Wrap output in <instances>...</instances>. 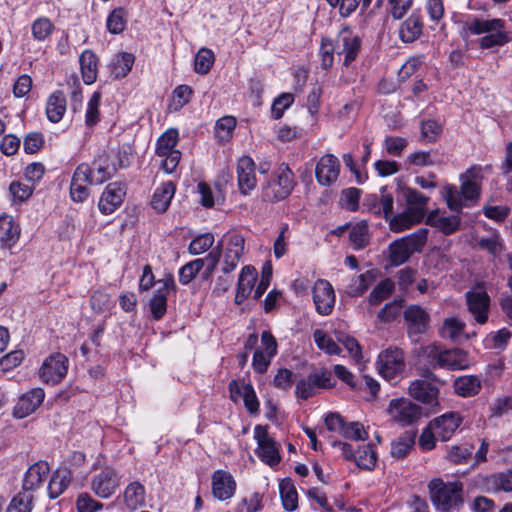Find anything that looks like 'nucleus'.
<instances>
[{
	"label": "nucleus",
	"instance_id": "obj_58",
	"mask_svg": "<svg viewBox=\"0 0 512 512\" xmlns=\"http://www.w3.org/2000/svg\"><path fill=\"white\" fill-rule=\"evenodd\" d=\"M294 95L292 93H282L274 99L271 106V116L274 119H280L284 112L294 103Z\"/></svg>",
	"mask_w": 512,
	"mask_h": 512
},
{
	"label": "nucleus",
	"instance_id": "obj_61",
	"mask_svg": "<svg viewBox=\"0 0 512 512\" xmlns=\"http://www.w3.org/2000/svg\"><path fill=\"white\" fill-rule=\"evenodd\" d=\"M107 29L113 34L121 33L126 26L125 11L123 8L114 9L107 18Z\"/></svg>",
	"mask_w": 512,
	"mask_h": 512
},
{
	"label": "nucleus",
	"instance_id": "obj_6",
	"mask_svg": "<svg viewBox=\"0 0 512 512\" xmlns=\"http://www.w3.org/2000/svg\"><path fill=\"white\" fill-rule=\"evenodd\" d=\"M467 310L479 325L487 323L491 299L483 283H477L465 293Z\"/></svg>",
	"mask_w": 512,
	"mask_h": 512
},
{
	"label": "nucleus",
	"instance_id": "obj_26",
	"mask_svg": "<svg viewBox=\"0 0 512 512\" xmlns=\"http://www.w3.org/2000/svg\"><path fill=\"white\" fill-rule=\"evenodd\" d=\"M404 318L408 322L410 334L424 333L428 327L430 317L419 305H410L404 311Z\"/></svg>",
	"mask_w": 512,
	"mask_h": 512
},
{
	"label": "nucleus",
	"instance_id": "obj_20",
	"mask_svg": "<svg viewBox=\"0 0 512 512\" xmlns=\"http://www.w3.org/2000/svg\"><path fill=\"white\" fill-rule=\"evenodd\" d=\"M236 491L234 477L225 470H216L212 475V494L219 501L232 498Z\"/></svg>",
	"mask_w": 512,
	"mask_h": 512
},
{
	"label": "nucleus",
	"instance_id": "obj_31",
	"mask_svg": "<svg viewBox=\"0 0 512 512\" xmlns=\"http://www.w3.org/2000/svg\"><path fill=\"white\" fill-rule=\"evenodd\" d=\"M175 191L176 186L172 181L165 182L156 188L151 200L153 209L158 213L165 212L174 197Z\"/></svg>",
	"mask_w": 512,
	"mask_h": 512
},
{
	"label": "nucleus",
	"instance_id": "obj_50",
	"mask_svg": "<svg viewBox=\"0 0 512 512\" xmlns=\"http://www.w3.org/2000/svg\"><path fill=\"white\" fill-rule=\"evenodd\" d=\"M465 328V323L456 317L445 319L441 329L440 335L444 339L456 340L458 339Z\"/></svg>",
	"mask_w": 512,
	"mask_h": 512
},
{
	"label": "nucleus",
	"instance_id": "obj_62",
	"mask_svg": "<svg viewBox=\"0 0 512 512\" xmlns=\"http://www.w3.org/2000/svg\"><path fill=\"white\" fill-rule=\"evenodd\" d=\"M192 89L187 85H179L177 86L172 93V102L170 107L174 110L181 109L184 105H186L192 96Z\"/></svg>",
	"mask_w": 512,
	"mask_h": 512
},
{
	"label": "nucleus",
	"instance_id": "obj_24",
	"mask_svg": "<svg viewBox=\"0 0 512 512\" xmlns=\"http://www.w3.org/2000/svg\"><path fill=\"white\" fill-rule=\"evenodd\" d=\"M88 174L89 170L87 164H80L76 168L70 185V195L73 201L83 202L88 197V185L92 184L87 177Z\"/></svg>",
	"mask_w": 512,
	"mask_h": 512
},
{
	"label": "nucleus",
	"instance_id": "obj_9",
	"mask_svg": "<svg viewBox=\"0 0 512 512\" xmlns=\"http://www.w3.org/2000/svg\"><path fill=\"white\" fill-rule=\"evenodd\" d=\"M334 44L336 54L343 55V64L349 66L360 53L362 41L358 34L346 26L339 31Z\"/></svg>",
	"mask_w": 512,
	"mask_h": 512
},
{
	"label": "nucleus",
	"instance_id": "obj_59",
	"mask_svg": "<svg viewBox=\"0 0 512 512\" xmlns=\"http://www.w3.org/2000/svg\"><path fill=\"white\" fill-rule=\"evenodd\" d=\"M215 238L212 233H204L193 239L189 245V252L199 255L209 250L214 244Z\"/></svg>",
	"mask_w": 512,
	"mask_h": 512
},
{
	"label": "nucleus",
	"instance_id": "obj_46",
	"mask_svg": "<svg viewBox=\"0 0 512 512\" xmlns=\"http://www.w3.org/2000/svg\"><path fill=\"white\" fill-rule=\"evenodd\" d=\"M407 209L412 211H420L421 218L423 219L426 215L427 202L429 198L415 189H407L405 192Z\"/></svg>",
	"mask_w": 512,
	"mask_h": 512
},
{
	"label": "nucleus",
	"instance_id": "obj_48",
	"mask_svg": "<svg viewBox=\"0 0 512 512\" xmlns=\"http://www.w3.org/2000/svg\"><path fill=\"white\" fill-rule=\"evenodd\" d=\"M313 338L317 347L329 355H339L341 348L338 344L323 330L316 329L313 332Z\"/></svg>",
	"mask_w": 512,
	"mask_h": 512
},
{
	"label": "nucleus",
	"instance_id": "obj_47",
	"mask_svg": "<svg viewBox=\"0 0 512 512\" xmlns=\"http://www.w3.org/2000/svg\"><path fill=\"white\" fill-rule=\"evenodd\" d=\"M207 265V259L198 258L188 262L179 270V282L183 285L190 283L196 275Z\"/></svg>",
	"mask_w": 512,
	"mask_h": 512
},
{
	"label": "nucleus",
	"instance_id": "obj_8",
	"mask_svg": "<svg viewBox=\"0 0 512 512\" xmlns=\"http://www.w3.org/2000/svg\"><path fill=\"white\" fill-rule=\"evenodd\" d=\"M406 363L404 352L397 347H388L377 358L378 373L387 381H392L405 371Z\"/></svg>",
	"mask_w": 512,
	"mask_h": 512
},
{
	"label": "nucleus",
	"instance_id": "obj_53",
	"mask_svg": "<svg viewBox=\"0 0 512 512\" xmlns=\"http://www.w3.org/2000/svg\"><path fill=\"white\" fill-rule=\"evenodd\" d=\"M472 452L470 445H453L449 447L446 459L453 464H464L471 458Z\"/></svg>",
	"mask_w": 512,
	"mask_h": 512
},
{
	"label": "nucleus",
	"instance_id": "obj_16",
	"mask_svg": "<svg viewBox=\"0 0 512 512\" xmlns=\"http://www.w3.org/2000/svg\"><path fill=\"white\" fill-rule=\"evenodd\" d=\"M312 298L316 312L322 316L332 313L336 296L332 285L325 279H318L312 287Z\"/></svg>",
	"mask_w": 512,
	"mask_h": 512
},
{
	"label": "nucleus",
	"instance_id": "obj_18",
	"mask_svg": "<svg viewBox=\"0 0 512 512\" xmlns=\"http://www.w3.org/2000/svg\"><path fill=\"white\" fill-rule=\"evenodd\" d=\"M126 196V187L120 182H113L107 185L103 191L98 207L106 215L112 214L118 209Z\"/></svg>",
	"mask_w": 512,
	"mask_h": 512
},
{
	"label": "nucleus",
	"instance_id": "obj_43",
	"mask_svg": "<svg viewBox=\"0 0 512 512\" xmlns=\"http://www.w3.org/2000/svg\"><path fill=\"white\" fill-rule=\"evenodd\" d=\"M476 244L494 257L500 255L503 250L502 239L496 231L491 232L488 236L476 238Z\"/></svg>",
	"mask_w": 512,
	"mask_h": 512
},
{
	"label": "nucleus",
	"instance_id": "obj_34",
	"mask_svg": "<svg viewBox=\"0 0 512 512\" xmlns=\"http://www.w3.org/2000/svg\"><path fill=\"white\" fill-rule=\"evenodd\" d=\"M71 481V471L66 467L58 468L53 474L48 484V494L50 498L59 497L67 489Z\"/></svg>",
	"mask_w": 512,
	"mask_h": 512
},
{
	"label": "nucleus",
	"instance_id": "obj_1",
	"mask_svg": "<svg viewBox=\"0 0 512 512\" xmlns=\"http://www.w3.org/2000/svg\"><path fill=\"white\" fill-rule=\"evenodd\" d=\"M245 239L235 232L229 231L218 241L216 249L206 256L207 267L205 269V278H208L220 262L221 271L228 274L236 269L241 257L244 254Z\"/></svg>",
	"mask_w": 512,
	"mask_h": 512
},
{
	"label": "nucleus",
	"instance_id": "obj_41",
	"mask_svg": "<svg viewBox=\"0 0 512 512\" xmlns=\"http://www.w3.org/2000/svg\"><path fill=\"white\" fill-rule=\"evenodd\" d=\"M54 30L55 25L47 17H38L31 24L32 36L38 42L47 41L51 37Z\"/></svg>",
	"mask_w": 512,
	"mask_h": 512
},
{
	"label": "nucleus",
	"instance_id": "obj_30",
	"mask_svg": "<svg viewBox=\"0 0 512 512\" xmlns=\"http://www.w3.org/2000/svg\"><path fill=\"white\" fill-rule=\"evenodd\" d=\"M422 220L420 211H412L406 208L403 212L390 216L388 222L392 232L401 233Z\"/></svg>",
	"mask_w": 512,
	"mask_h": 512
},
{
	"label": "nucleus",
	"instance_id": "obj_51",
	"mask_svg": "<svg viewBox=\"0 0 512 512\" xmlns=\"http://www.w3.org/2000/svg\"><path fill=\"white\" fill-rule=\"evenodd\" d=\"M349 238L354 249H362L369 243V231L365 222L353 225L349 232Z\"/></svg>",
	"mask_w": 512,
	"mask_h": 512
},
{
	"label": "nucleus",
	"instance_id": "obj_42",
	"mask_svg": "<svg viewBox=\"0 0 512 512\" xmlns=\"http://www.w3.org/2000/svg\"><path fill=\"white\" fill-rule=\"evenodd\" d=\"M414 443V434L405 432L392 442L391 455L397 459H402L406 457L411 448L413 447Z\"/></svg>",
	"mask_w": 512,
	"mask_h": 512
},
{
	"label": "nucleus",
	"instance_id": "obj_15",
	"mask_svg": "<svg viewBox=\"0 0 512 512\" xmlns=\"http://www.w3.org/2000/svg\"><path fill=\"white\" fill-rule=\"evenodd\" d=\"M254 438L258 444L256 450L258 457L270 466L277 465L280 462L279 447L269 436L267 428L257 425L254 429Z\"/></svg>",
	"mask_w": 512,
	"mask_h": 512
},
{
	"label": "nucleus",
	"instance_id": "obj_19",
	"mask_svg": "<svg viewBox=\"0 0 512 512\" xmlns=\"http://www.w3.org/2000/svg\"><path fill=\"white\" fill-rule=\"evenodd\" d=\"M88 179L94 185H100L110 179L117 171L116 162L109 155H101L95 159L92 166L88 165Z\"/></svg>",
	"mask_w": 512,
	"mask_h": 512
},
{
	"label": "nucleus",
	"instance_id": "obj_35",
	"mask_svg": "<svg viewBox=\"0 0 512 512\" xmlns=\"http://www.w3.org/2000/svg\"><path fill=\"white\" fill-rule=\"evenodd\" d=\"M66 111V98L62 91L53 92L46 104V115L52 123H58Z\"/></svg>",
	"mask_w": 512,
	"mask_h": 512
},
{
	"label": "nucleus",
	"instance_id": "obj_49",
	"mask_svg": "<svg viewBox=\"0 0 512 512\" xmlns=\"http://www.w3.org/2000/svg\"><path fill=\"white\" fill-rule=\"evenodd\" d=\"M354 462L361 469L372 470L377 462V454L372 445L367 444L356 452Z\"/></svg>",
	"mask_w": 512,
	"mask_h": 512
},
{
	"label": "nucleus",
	"instance_id": "obj_27",
	"mask_svg": "<svg viewBox=\"0 0 512 512\" xmlns=\"http://www.w3.org/2000/svg\"><path fill=\"white\" fill-rule=\"evenodd\" d=\"M50 472V467L45 461H38L31 465L25 473L23 480V489L31 492L39 488L46 480Z\"/></svg>",
	"mask_w": 512,
	"mask_h": 512
},
{
	"label": "nucleus",
	"instance_id": "obj_13",
	"mask_svg": "<svg viewBox=\"0 0 512 512\" xmlns=\"http://www.w3.org/2000/svg\"><path fill=\"white\" fill-rule=\"evenodd\" d=\"M277 342L270 331L261 334V346L254 352L252 367L255 372L262 374L267 371L272 358L277 354Z\"/></svg>",
	"mask_w": 512,
	"mask_h": 512
},
{
	"label": "nucleus",
	"instance_id": "obj_56",
	"mask_svg": "<svg viewBox=\"0 0 512 512\" xmlns=\"http://www.w3.org/2000/svg\"><path fill=\"white\" fill-rule=\"evenodd\" d=\"M167 295L162 289H157L150 300V310L155 320L161 319L166 313Z\"/></svg>",
	"mask_w": 512,
	"mask_h": 512
},
{
	"label": "nucleus",
	"instance_id": "obj_55",
	"mask_svg": "<svg viewBox=\"0 0 512 512\" xmlns=\"http://www.w3.org/2000/svg\"><path fill=\"white\" fill-rule=\"evenodd\" d=\"M394 282L391 279L382 280L370 293L369 302L377 305L388 298L394 290Z\"/></svg>",
	"mask_w": 512,
	"mask_h": 512
},
{
	"label": "nucleus",
	"instance_id": "obj_5",
	"mask_svg": "<svg viewBox=\"0 0 512 512\" xmlns=\"http://www.w3.org/2000/svg\"><path fill=\"white\" fill-rule=\"evenodd\" d=\"M428 230L418 229L414 233L399 238L389 245V259L392 265L399 266L409 260L415 252H420L425 246Z\"/></svg>",
	"mask_w": 512,
	"mask_h": 512
},
{
	"label": "nucleus",
	"instance_id": "obj_60",
	"mask_svg": "<svg viewBox=\"0 0 512 512\" xmlns=\"http://www.w3.org/2000/svg\"><path fill=\"white\" fill-rule=\"evenodd\" d=\"M334 53H336L334 41L328 38L322 39L319 55L321 59V67L323 69H329L332 67L334 62Z\"/></svg>",
	"mask_w": 512,
	"mask_h": 512
},
{
	"label": "nucleus",
	"instance_id": "obj_38",
	"mask_svg": "<svg viewBox=\"0 0 512 512\" xmlns=\"http://www.w3.org/2000/svg\"><path fill=\"white\" fill-rule=\"evenodd\" d=\"M282 505L286 511H294L298 507V494L293 482L284 479L279 484Z\"/></svg>",
	"mask_w": 512,
	"mask_h": 512
},
{
	"label": "nucleus",
	"instance_id": "obj_54",
	"mask_svg": "<svg viewBox=\"0 0 512 512\" xmlns=\"http://www.w3.org/2000/svg\"><path fill=\"white\" fill-rule=\"evenodd\" d=\"M32 502V494L24 490V492L19 493L13 497L9 506L7 507V512H31Z\"/></svg>",
	"mask_w": 512,
	"mask_h": 512
},
{
	"label": "nucleus",
	"instance_id": "obj_63",
	"mask_svg": "<svg viewBox=\"0 0 512 512\" xmlns=\"http://www.w3.org/2000/svg\"><path fill=\"white\" fill-rule=\"evenodd\" d=\"M342 437L350 440H366L368 438V432L364 426L359 422H345L344 428L340 434Z\"/></svg>",
	"mask_w": 512,
	"mask_h": 512
},
{
	"label": "nucleus",
	"instance_id": "obj_39",
	"mask_svg": "<svg viewBox=\"0 0 512 512\" xmlns=\"http://www.w3.org/2000/svg\"><path fill=\"white\" fill-rule=\"evenodd\" d=\"M216 190L213 191L212 188L205 182H199L197 185V190L200 195V203L206 207L211 208L216 203H223L224 194L220 189L219 185H216Z\"/></svg>",
	"mask_w": 512,
	"mask_h": 512
},
{
	"label": "nucleus",
	"instance_id": "obj_25",
	"mask_svg": "<svg viewBox=\"0 0 512 512\" xmlns=\"http://www.w3.org/2000/svg\"><path fill=\"white\" fill-rule=\"evenodd\" d=\"M426 223L444 235H451L458 231L461 218L459 215H449L446 216L444 214H440L438 210L431 211L426 218Z\"/></svg>",
	"mask_w": 512,
	"mask_h": 512
},
{
	"label": "nucleus",
	"instance_id": "obj_28",
	"mask_svg": "<svg viewBox=\"0 0 512 512\" xmlns=\"http://www.w3.org/2000/svg\"><path fill=\"white\" fill-rule=\"evenodd\" d=\"M256 277L257 273L253 266L246 265L241 269L235 295L236 304H241L251 295Z\"/></svg>",
	"mask_w": 512,
	"mask_h": 512
},
{
	"label": "nucleus",
	"instance_id": "obj_17",
	"mask_svg": "<svg viewBox=\"0 0 512 512\" xmlns=\"http://www.w3.org/2000/svg\"><path fill=\"white\" fill-rule=\"evenodd\" d=\"M45 392L42 388L36 387L23 393L13 408V416L23 419L34 413L42 404Z\"/></svg>",
	"mask_w": 512,
	"mask_h": 512
},
{
	"label": "nucleus",
	"instance_id": "obj_2",
	"mask_svg": "<svg viewBox=\"0 0 512 512\" xmlns=\"http://www.w3.org/2000/svg\"><path fill=\"white\" fill-rule=\"evenodd\" d=\"M466 26L467 30L473 35L486 34L479 39V46L482 49L503 46L509 42L505 21L502 19L473 18L467 22Z\"/></svg>",
	"mask_w": 512,
	"mask_h": 512
},
{
	"label": "nucleus",
	"instance_id": "obj_4",
	"mask_svg": "<svg viewBox=\"0 0 512 512\" xmlns=\"http://www.w3.org/2000/svg\"><path fill=\"white\" fill-rule=\"evenodd\" d=\"M423 355L433 367L448 370H465L470 366L468 353L459 348L445 349L441 345L431 343L423 348Z\"/></svg>",
	"mask_w": 512,
	"mask_h": 512
},
{
	"label": "nucleus",
	"instance_id": "obj_12",
	"mask_svg": "<svg viewBox=\"0 0 512 512\" xmlns=\"http://www.w3.org/2000/svg\"><path fill=\"white\" fill-rule=\"evenodd\" d=\"M68 371V358L61 353L47 357L39 371L40 378L47 384H58Z\"/></svg>",
	"mask_w": 512,
	"mask_h": 512
},
{
	"label": "nucleus",
	"instance_id": "obj_29",
	"mask_svg": "<svg viewBox=\"0 0 512 512\" xmlns=\"http://www.w3.org/2000/svg\"><path fill=\"white\" fill-rule=\"evenodd\" d=\"M122 497L124 506L135 511L145 505V486L139 481H133L124 488Z\"/></svg>",
	"mask_w": 512,
	"mask_h": 512
},
{
	"label": "nucleus",
	"instance_id": "obj_7",
	"mask_svg": "<svg viewBox=\"0 0 512 512\" xmlns=\"http://www.w3.org/2000/svg\"><path fill=\"white\" fill-rule=\"evenodd\" d=\"M293 173L286 164H281L274 177L263 187V198L279 201L288 197L293 189Z\"/></svg>",
	"mask_w": 512,
	"mask_h": 512
},
{
	"label": "nucleus",
	"instance_id": "obj_33",
	"mask_svg": "<svg viewBox=\"0 0 512 512\" xmlns=\"http://www.w3.org/2000/svg\"><path fill=\"white\" fill-rule=\"evenodd\" d=\"M423 23L420 14L412 13L400 26L399 37L405 43H411L422 34Z\"/></svg>",
	"mask_w": 512,
	"mask_h": 512
},
{
	"label": "nucleus",
	"instance_id": "obj_44",
	"mask_svg": "<svg viewBox=\"0 0 512 512\" xmlns=\"http://www.w3.org/2000/svg\"><path fill=\"white\" fill-rule=\"evenodd\" d=\"M178 141L177 130H165L157 140L156 153L158 156H165L172 152H178L174 147Z\"/></svg>",
	"mask_w": 512,
	"mask_h": 512
},
{
	"label": "nucleus",
	"instance_id": "obj_11",
	"mask_svg": "<svg viewBox=\"0 0 512 512\" xmlns=\"http://www.w3.org/2000/svg\"><path fill=\"white\" fill-rule=\"evenodd\" d=\"M387 412L395 422L402 426L413 424L421 416V408L407 398L392 399Z\"/></svg>",
	"mask_w": 512,
	"mask_h": 512
},
{
	"label": "nucleus",
	"instance_id": "obj_40",
	"mask_svg": "<svg viewBox=\"0 0 512 512\" xmlns=\"http://www.w3.org/2000/svg\"><path fill=\"white\" fill-rule=\"evenodd\" d=\"M481 388L480 380L475 376H461L454 382L455 392L462 397L476 395Z\"/></svg>",
	"mask_w": 512,
	"mask_h": 512
},
{
	"label": "nucleus",
	"instance_id": "obj_32",
	"mask_svg": "<svg viewBox=\"0 0 512 512\" xmlns=\"http://www.w3.org/2000/svg\"><path fill=\"white\" fill-rule=\"evenodd\" d=\"M79 64L84 83L93 84L97 79L98 57L91 50H84L79 57Z\"/></svg>",
	"mask_w": 512,
	"mask_h": 512
},
{
	"label": "nucleus",
	"instance_id": "obj_57",
	"mask_svg": "<svg viewBox=\"0 0 512 512\" xmlns=\"http://www.w3.org/2000/svg\"><path fill=\"white\" fill-rule=\"evenodd\" d=\"M214 63V53L210 49L202 48L195 56L194 69L198 74H206Z\"/></svg>",
	"mask_w": 512,
	"mask_h": 512
},
{
	"label": "nucleus",
	"instance_id": "obj_36",
	"mask_svg": "<svg viewBox=\"0 0 512 512\" xmlns=\"http://www.w3.org/2000/svg\"><path fill=\"white\" fill-rule=\"evenodd\" d=\"M484 486L489 492L512 491V470L495 473L485 477Z\"/></svg>",
	"mask_w": 512,
	"mask_h": 512
},
{
	"label": "nucleus",
	"instance_id": "obj_64",
	"mask_svg": "<svg viewBox=\"0 0 512 512\" xmlns=\"http://www.w3.org/2000/svg\"><path fill=\"white\" fill-rule=\"evenodd\" d=\"M76 507L78 512H97L103 509V504L88 493H82L77 498Z\"/></svg>",
	"mask_w": 512,
	"mask_h": 512
},
{
	"label": "nucleus",
	"instance_id": "obj_45",
	"mask_svg": "<svg viewBox=\"0 0 512 512\" xmlns=\"http://www.w3.org/2000/svg\"><path fill=\"white\" fill-rule=\"evenodd\" d=\"M134 56L130 53H120L116 55L112 64L111 71L115 78L125 77L132 69Z\"/></svg>",
	"mask_w": 512,
	"mask_h": 512
},
{
	"label": "nucleus",
	"instance_id": "obj_3",
	"mask_svg": "<svg viewBox=\"0 0 512 512\" xmlns=\"http://www.w3.org/2000/svg\"><path fill=\"white\" fill-rule=\"evenodd\" d=\"M428 489L432 504L440 512L456 509L463 502L461 482H444L435 478L429 482Z\"/></svg>",
	"mask_w": 512,
	"mask_h": 512
},
{
	"label": "nucleus",
	"instance_id": "obj_52",
	"mask_svg": "<svg viewBox=\"0 0 512 512\" xmlns=\"http://www.w3.org/2000/svg\"><path fill=\"white\" fill-rule=\"evenodd\" d=\"M328 4L337 8L339 14L342 17L350 16L357 7L362 4L363 8H367L370 5L371 0H326Z\"/></svg>",
	"mask_w": 512,
	"mask_h": 512
},
{
	"label": "nucleus",
	"instance_id": "obj_21",
	"mask_svg": "<svg viewBox=\"0 0 512 512\" xmlns=\"http://www.w3.org/2000/svg\"><path fill=\"white\" fill-rule=\"evenodd\" d=\"M340 170L339 160L332 154H326L320 158L316 165L315 174L317 181L324 186L334 183Z\"/></svg>",
	"mask_w": 512,
	"mask_h": 512
},
{
	"label": "nucleus",
	"instance_id": "obj_37",
	"mask_svg": "<svg viewBox=\"0 0 512 512\" xmlns=\"http://www.w3.org/2000/svg\"><path fill=\"white\" fill-rule=\"evenodd\" d=\"M20 228L15 224L11 216L0 217V243L3 246L11 247L19 239Z\"/></svg>",
	"mask_w": 512,
	"mask_h": 512
},
{
	"label": "nucleus",
	"instance_id": "obj_22",
	"mask_svg": "<svg viewBox=\"0 0 512 512\" xmlns=\"http://www.w3.org/2000/svg\"><path fill=\"white\" fill-rule=\"evenodd\" d=\"M431 427L442 441H448L462 423L461 416L456 412L445 413L430 421Z\"/></svg>",
	"mask_w": 512,
	"mask_h": 512
},
{
	"label": "nucleus",
	"instance_id": "obj_10",
	"mask_svg": "<svg viewBox=\"0 0 512 512\" xmlns=\"http://www.w3.org/2000/svg\"><path fill=\"white\" fill-rule=\"evenodd\" d=\"M437 381L436 376L429 372L426 379H416L409 385L408 392L414 399L435 407L438 406L439 388L433 384Z\"/></svg>",
	"mask_w": 512,
	"mask_h": 512
},
{
	"label": "nucleus",
	"instance_id": "obj_14",
	"mask_svg": "<svg viewBox=\"0 0 512 512\" xmlns=\"http://www.w3.org/2000/svg\"><path fill=\"white\" fill-rule=\"evenodd\" d=\"M120 486V477L112 467H105L93 476L90 488L93 493L102 499L110 498Z\"/></svg>",
	"mask_w": 512,
	"mask_h": 512
},
{
	"label": "nucleus",
	"instance_id": "obj_23",
	"mask_svg": "<svg viewBox=\"0 0 512 512\" xmlns=\"http://www.w3.org/2000/svg\"><path fill=\"white\" fill-rule=\"evenodd\" d=\"M238 187L242 194H249L256 187L255 164L248 157L243 156L237 164Z\"/></svg>",
	"mask_w": 512,
	"mask_h": 512
}]
</instances>
